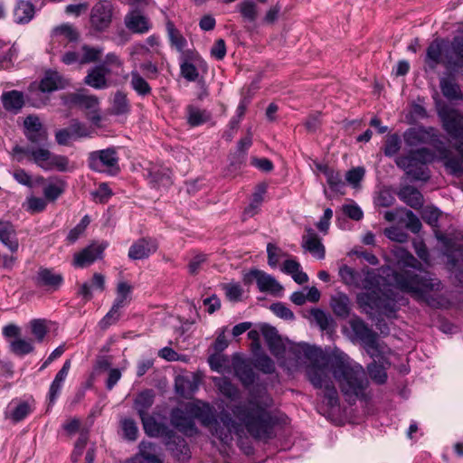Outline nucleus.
<instances>
[{
    "label": "nucleus",
    "mask_w": 463,
    "mask_h": 463,
    "mask_svg": "<svg viewBox=\"0 0 463 463\" xmlns=\"http://www.w3.org/2000/svg\"><path fill=\"white\" fill-rule=\"evenodd\" d=\"M260 331L270 351L282 366L291 367L309 362L307 375L312 385L324 390L326 404L333 408L338 404V392L333 379L348 402L364 397L369 382L361 364L340 350L325 355L320 348L305 343L295 344L284 340L275 327L261 325Z\"/></svg>",
    "instance_id": "1"
},
{
    "label": "nucleus",
    "mask_w": 463,
    "mask_h": 463,
    "mask_svg": "<svg viewBox=\"0 0 463 463\" xmlns=\"http://www.w3.org/2000/svg\"><path fill=\"white\" fill-rule=\"evenodd\" d=\"M272 405L273 400L266 392L251 397L247 404L237 405L232 410L238 421L223 412L220 420H216L209 430L223 444L232 442L233 435L241 439L246 432L257 439H271L277 423L276 418L268 411Z\"/></svg>",
    "instance_id": "2"
},
{
    "label": "nucleus",
    "mask_w": 463,
    "mask_h": 463,
    "mask_svg": "<svg viewBox=\"0 0 463 463\" xmlns=\"http://www.w3.org/2000/svg\"><path fill=\"white\" fill-rule=\"evenodd\" d=\"M394 255L400 269V272H392V282L397 288L433 308H448L451 306V294L442 290L441 281L422 269L421 264L408 250L397 248Z\"/></svg>",
    "instance_id": "3"
},
{
    "label": "nucleus",
    "mask_w": 463,
    "mask_h": 463,
    "mask_svg": "<svg viewBox=\"0 0 463 463\" xmlns=\"http://www.w3.org/2000/svg\"><path fill=\"white\" fill-rule=\"evenodd\" d=\"M339 276L345 285L366 290L357 294L356 302L361 310L369 316L379 314L394 317L398 306L407 303L404 298L396 299L393 294L383 292L380 288L381 278L373 269L364 268L355 270L344 265L339 269Z\"/></svg>",
    "instance_id": "4"
},
{
    "label": "nucleus",
    "mask_w": 463,
    "mask_h": 463,
    "mask_svg": "<svg viewBox=\"0 0 463 463\" xmlns=\"http://www.w3.org/2000/svg\"><path fill=\"white\" fill-rule=\"evenodd\" d=\"M434 159L435 154L430 149L422 147L411 150L406 156L397 157L395 163L413 179L427 181L430 178V171L425 165L433 162Z\"/></svg>",
    "instance_id": "5"
},
{
    "label": "nucleus",
    "mask_w": 463,
    "mask_h": 463,
    "mask_svg": "<svg viewBox=\"0 0 463 463\" xmlns=\"http://www.w3.org/2000/svg\"><path fill=\"white\" fill-rule=\"evenodd\" d=\"M444 130L456 142L455 148L463 159V114L443 104L437 109Z\"/></svg>",
    "instance_id": "6"
},
{
    "label": "nucleus",
    "mask_w": 463,
    "mask_h": 463,
    "mask_svg": "<svg viewBox=\"0 0 463 463\" xmlns=\"http://www.w3.org/2000/svg\"><path fill=\"white\" fill-rule=\"evenodd\" d=\"M89 166L99 173L116 174L118 170V156L113 148L91 152L89 156Z\"/></svg>",
    "instance_id": "7"
},
{
    "label": "nucleus",
    "mask_w": 463,
    "mask_h": 463,
    "mask_svg": "<svg viewBox=\"0 0 463 463\" xmlns=\"http://www.w3.org/2000/svg\"><path fill=\"white\" fill-rule=\"evenodd\" d=\"M67 106H77L89 110L88 118L98 126L101 117L99 113V99L93 95H86L83 92L71 93L62 98Z\"/></svg>",
    "instance_id": "8"
},
{
    "label": "nucleus",
    "mask_w": 463,
    "mask_h": 463,
    "mask_svg": "<svg viewBox=\"0 0 463 463\" xmlns=\"http://www.w3.org/2000/svg\"><path fill=\"white\" fill-rule=\"evenodd\" d=\"M243 280L245 283H251L255 280L260 292L269 293L276 297L281 296L283 291V287L273 276L260 269L250 270L244 275Z\"/></svg>",
    "instance_id": "9"
},
{
    "label": "nucleus",
    "mask_w": 463,
    "mask_h": 463,
    "mask_svg": "<svg viewBox=\"0 0 463 463\" xmlns=\"http://www.w3.org/2000/svg\"><path fill=\"white\" fill-rule=\"evenodd\" d=\"M52 154V152L43 146H36L33 145L27 147L17 146L14 148V155L18 162H22L24 158L26 157L44 171Z\"/></svg>",
    "instance_id": "10"
},
{
    "label": "nucleus",
    "mask_w": 463,
    "mask_h": 463,
    "mask_svg": "<svg viewBox=\"0 0 463 463\" xmlns=\"http://www.w3.org/2000/svg\"><path fill=\"white\" fill-rule=\"evenodd\" d=\"M185 411L187 414L194 419L199 420L203 426L209 429L217 420L214 408L209 403L199 400L187 403Z\"/></svg>",
    "instance_id": "11"
},
{
    "label": "nucleus",
    "mask_w": 463,
    "mask_h": 463,
    "mask_svg": "<svg viewBox=\"0 0 463 463\" xmlns=\"http://www.w3.org/2000/svg\"><path fill=\"white\" fill-rule=\"evenodd\" d=\"M113 6L109 1L97 3L90 12V24L94 30H106L112 21Z\"/></svg>",
    "instance_id": "12"
},
{
    "label": "nucleus",
    "mask_w": 463,
    "mask_h": 463,
    "mask_svg": "<svg viewBox=\"0 0 463 463\" xmlns=\"http://www.w3.org/2000/svg\"><path fill=\"white\" fill-rule=\"evenodd\" d=\"M444 66L448 71L457 73L463 69V37L456 36L445 51Z\"/></svg>",
    "instance_id": "13"
},
{
    "label": "nucleus",
    "mask_w": 463,
    "mask_h": 463,
    "mask_svg": "<svg viewBox=\"0 0 463 463\" xmlns=\"http://www.w3.org/2000/svg\"><path fill=\"white\" fill-rule=\"evenodd\" d=\"M438 137L436 129L431 127L419 126L407 129L403 134V139L408 146L415 147L423 144H430Z\"/></svg>",
    "instance_id": "14"
},
{
    "label": "nucleus",
    "mask_w": 463,
    "mask_h": 463,
    "mask_svg": "<svg viewBox=\"0 0 463 463\" xmlns=\"http://www.w3.org/2000/svg\"><path fill=\"white\" fill-rule=\"evenodd\" d=\"M124 24L128 31L136 34L146 33L152 28L149 18L138 9L130 10L125 15Z\"/></svg>",
    "instance_id": "15"
},
{
    "label": "nucleus",
    "mask_w": 463,
    "mask_h": 463,
    "mask_svg": "<svg viewBox=\"0 0 463 463\" xmlns=\"http://www.w3.org/2000/svg\"><path fill=\"white\" fill-rule=\"evenodd\" d=\"M252 363L244 359L236 354L232 357V368L236 376L239 378L243 386L249 387L256 379L255 373L252 369Z\"/></svg>",
    "instance_id": "16"
},
{
    "label": "nucleus",
    "mask_w": 463,
    "mask_h": 463,
    "mask_svg": "<svg viewBox=\"0 0 463 463\" xmlns=\"http://www.w3.org/2000/svg\"><path fill=\"white\" fill-rule=\"evenodd\" d=\"M24 126L25 136L33 144H41L47 140V131L38 117L33 115L26 117Z\"/></svg>",
    "instance_id": "17"
},
{
    "label": "nucleus",
    "mask_w": 463,
    "mask_h": 463,
    "mask_svg": "<svg viewBox=\"0 0 463 463\" xmlns=\"http://www.w3.org/2000/svg\"><path fill=\"white\" fill-rule=\"evenodd\" d=\"M158 244L153 238H141L135 241L128 250V258L133 260H144L156 251Z\"/></svg>",
    "instance_id": "18"
},
{
    "label": "nucleus",
    "mask_w": 463,
    "mask_h": 463,
    "mask_svg": "<svg viewBox=\"0 0 463 463\" xmlns=\"http://www.w3.org/2000/svg\"><path fill=\"white\" fill-rule=\"evenodd\" d=\"M170 422L172 426L185 436L192 437L198 432L194 418L186 416L181 409L176 408L172 410L170 414Z\"/></svg>",
    "instance_id": "19"
},
{
    "label": "nucleus",
    "mask_w": 463,
    "mask_h": 463,
    "mask_svg": "<svg viewBox=\"0 0 463 463\" xmlns=\"http://www.w3.org/2000/svg\"><path fill=\"white\" fill-rule=\"evenodd\" d=\"M145 433L149 437H162L165 440L167 438L175 437V431L167 426L159 423L156 420L147 414L140 418Z\"/></svg>",
    "instance_id": "20"
},
{
    "label": "nucleus",
    "mask_w": 463,
    "mask_h": 463,
    "mask_svg": "<svg viewBox=\"0 0 463 463\" xmlns=\"http://www.w3.org/2000/svg\"><path fill=\"white\" fill-rule=\"evenodd\" d=\"M349 325L355 338L369 346H373L375 345V334L368 327L363 319L357 316H354L349 320Z\"/></svg>",
    "instance_id": "21"
},
{
    "label": "nucleus",
    "mask_w": 463,
    "mask_h": 463,
    "mask_svg": "<svg viewBox=\"0 0 463 463\" xmlns=\"http://www.w3.org/2000/svg\"><path fill=\"white\" fill-rule=\"evenodd\" d=\"M165 444L178 461L184 463L190 458V449L184 438L175 433V437L167 438Z\"/></svg>",
    "instance_id": "22"
},
{
    "label": "nucleus",
    "mask_w": 463,
    "mask_h": 463,
    "mask_svg": "<svg viewBox=\"0 0 463 463\" xmlns=\"http://www.w3.org/2000/svg\"><path fill=\"white\" fill-rule=\"evenodd\" d=\"M302 247L319 260L325 258V247L317 234L311 228L306 230V234L302 238Z\"/></svg>",
    "instance_id": "23"
},
{
    "label": "nucleus",
    "mask_w": 463,
    "mask_h": 463,
    "mask_svg": "<svg viewBox=\"0 0 463 463\" xmlns=\"http://www.w3.org/2000/svg\"><path fill=\"white\" fill-rule=\"evenodd\" d=\"M104 248L96 245H90L81 251L75 253L73 265L77 268H84L101 257Z\"/></svg>",
    "instance_id": "24"
},
{
    "label": "nucleus",
    "mask_w": 463,
    "mask_h": 463,
    "mask_svg": "<svg viewBox=\"0 0 463 463\" xmlns=\"http://www.w3.org/2000/svg\"><path fill=\"white\" fill-rule=\"evenodd\" d=\"M36 281L40 286L46 287L52 290H56L63 283V277L53 269L40 268L37 272Z\"/></svg>",
    "instance_id": "25"
},
{
    "label": "nucleus",
    "mask_w": 463,
    "mask_h": 463,
    "mask_svg": "<svg viewBox=\"0 0 463 463\" xmlns=\"http://www.w3.org/2000/svg\"><path fill=\"white\" fill-rule=\"evenodd\" d=\"M110 71L105 65L95 66L89 71L84 79V82L97 90H102L108 87L106 76Z\"/></svg>",
    "instance_id": "26"
},
{
    "label": "nucleus",
    "mask_w": 463,
    "mask_h": 463,
    "mask_svg": "<svg viewBox=\"0 0 463 463\" xmlns=\"http://www.w3.org/2000/svg\"><path fill=\"white\" fill-rule=\"evenodd\" d=\"M67 85L68 81L59 72L49 71L42 79L39 88L43 92H52L64 89Z\"/></svg>",
    "instance_id": "27"
},
{
    "label": "nucleus",
    "mask_w": 463,
    "mask_h": 463,
    "mask_svg": "<svg viewBox=\"0 0 463 463\" xmlns=\"http://www.w3.org/2000/svg\"><path fill=\"white\" fill-rule=\"evenodd\" d=\"M330 307L334 314L341 318H346L351 311V300L343 292H336L330 298Z\"/></svg>",
    "instance_id": "28"
},
{
    "label": "nucleus",
    "mask_w": 463,
    "mask_h": 463,
    "mask_svg": "<svg viewBox=\"0 0 463 463\" xmlns=\"http://www.w3.org/2000/svg\"><path fill=\"white\" fill-rule=\"evenodd\" d=\"M439 87L443 96L449 100H461L463 93L460 86L453 76H442L439 79Z\"/></svg>",
    "instance_id": "29"
},
{
    "label": "nucleus",
    "mask_w": 463,
    "mask_h": 463,
    "mask_svg": "<svg viewBox=\"0 0 463 463\" xmlns=\"http://www.w3.org/2000/svg\"><path fill=\"white\" fill-rule=\"evenodd\" d=\"M33 411L31 405L27 402L12 401L5 412L6 418L14 422H19L25 419Z\"/></svg>",
    "instance_id": "30"
},
{
    "label": "nucleus",
    "mask_w": 463,
    "mask_h": 463,
    "mask_svg": "<svg viewBox=\"0 0 463 463\" xmlns=\"http://www.w3.org/2000/svg\"><path fill=\"white\" fill-rule=\"evenodd\" d=\"M156 452V446L154 443L143 440L139 444L138 454L132 459L131 463H143L140 458L146 463H162Z\"/></svg>",
    "instance_id": "31"
},
{
    "label": "nucleus",
    "mask_w": 463,
    "mask_h": 463,
    "mask_svg": "<svg viewBox=\"0 0 463 463\" xmlns=\"http://www.w3.org/2000/svg\"><path fill=\"white\" fill-rule=\"evenodd\" d=\"M0 241L12 252H16L19 248L15 230L9 222H0Z\"/></svg>",
    "instance_id": "32"
},
{
    "label": "nucleus",
    "mask_w": 463,
    "mask_h": 463,
    "mask_svg": "<svg viewBox=\"0 0 463 463\" xmlns=\"http://www.w3.org/2000/svg\"><path fill=\"white\" fill-rule=\"evenodd\" d=\"M1 100L4 108L13 113H17L24 104V94L18 90L4 92Z\"/></svg>",
    "instance_id": "33"
},
{
    "label": "nucleus",
    "mask_w": 463,
    "mask_h": 463,
    "mask_svg": "<svg viewBox=\"0 0 463 463\" xmlns=\"http://www.w3.org/2000/svg\"><path fill=\"white\" fill-rule=\"evenodd\" d=\"M155 392L152 390H145L137 394L134 401V408L139 418L148 414V410L154 403Z\"/></svg>",
    "instance_id": "34"
},
{
    "label": "nucleus",
    "mask_w": 463,
    "mask_h": 463,
    "mask_svg": "<svg viewBox=\"0 0 463 463\" xmlns=\"http://www.w3.org/2000/svg\"><path fill=\"white\" fill-rule=\"evenodd\" d=\"M79 39V33L76 29L70 24H62L56 27L52 33V43L53 45L58 43H74Z\"/></svg>",
    "instance_id": "35"
},
{
    "label": "nucleus",
    "mask_w": 463,
    "mask_h": 463,
    "mask_svg": "<svg viewBox=\"0 0 463 463\" xmlns=\"http://www.w3.org/2000/svg\"><path fill=\"white\" fill-rule=\"evenodd\" d=\"M442 58V49L438 41H433L427 49L425 57V71H434L440 63Z\"/></svg>",
    "instance_id": "36"
},
{
    "label": "nucleus",
    "mask_w": 463,
    "mask_h": 463,
    "mask_svg": "<svg viewBox=\"0 0 463 463\" xmlns=\"http://www.w3.org/2000/svg\"><path fill=\"white\" fill-rule=\"evenodd\" d=\"M317 169L321 172L326 178L327 184L331 190L339 192L344 187L345 184L342 180V175L339 172L335 171L327 165L317 164Z\"/></svg>",
    "instance_id": "37"
},
{
    "label": "nucleus",
    "mask_w": 463,
    "mask_h": 463,
    "mask_svg": "<svg viewBox=\"0 0 463 463\" xmlns=\"http://www.w3.org/2000/svg\"><path fill=\"white\" fill-rule=\"evenodd\" d=\"M75 169V165L68 156L59 154H52L50 162L46 165L45 171H58L61 173L72 172Z\"/></svg>",
    "instance_id": "38"
},
{
    "label": "nucleus",
    "mask_w": 463,
    "mask_h": 463,
    "mask_svg": "<svg viewBox=\"0 0 463 463\" xmlns=\"http://www.w3.org/2000/svg\"><path fill=\"white\" fill-rule=\"evenodd\" d=\"M34 15V7L32 3L19 0L14 11V21L17 24H26Z\"/></svg>",
    "instance_id": "39"
},
{
    "label": "nucleus",
    "mask_w": 463,
    "mask_h": 463,
    "mask_svg": "<svg viewBox=\"0 0 463 463\" xmlns=\"http://www.w3.org/2000/svg\"><path fill=\"white\" fill-rule=\"evenodd\" d=\"M267 186L264 184H259L256 191L252 194L251 201L249 206L244 210V219L254 216L258 213L260 207L263 202L264 194L266 193Z\"/></svg>",
    "instance_id": "40"
},
{
    "label": "nucleus",
    "mask_w": 463,
    "mask_h": 463,
    "mask_svg": "<svg viewBox=\"0 0 463 463\" xmlns=\"http://www.w3.org/2000/svg\"><path fill=\"white\" fill-rule=\"evenodd\" d=\"M133 287L127 281H119L117 285V297L114 299L113 305L118 309H122L130 301Z\"/></svg>",
    "instance_id": "41"
},
{
    "label": "nucleus",
    "mask_w": 463,
    "mask_h": 463,
    "mask_svg": "<svg viewBox=\"0 0 463 463\" xmlns=\"http://www.w3.org/2000/svg\"><path fill=\"white\" fill-rule=\"evenodd\" d=\"M399 196L401 200L412 208H419L423 203L422 194L418 189L412 186L402 187L399 193Z\"/></svg>",
    "instance_id": "42"
},
{
    "label": "nucleus",
    "mask_w": 463,
    "mask_h": 463,
    "mask_svg": "<svg viewBox=\"0 0 463 463\" xmlns=\"http://www.w3.org/2000/svg\"><path fill=\"white\" fill-rule=\"evenodd\" d=\"M66 183L62 179H56L53 182H50L43 188V195L47 201H56L65 191Z\"/></svg>",
    "instance_id": "43"
},
{
    "label": "nucleus",
    "mask_w": 463,
    "mask_h": 463,
    "mask_svg": "<svg viewBox=\"0 0 463 463\" xmlns=\"http://www.w3.org/2000/svg\"><path fill=\"white\" fill-rule=\"evenodd\" d=\"M130 78V85L138 95L146 96L150 94L151 87L137 70L134 69L131 71Z\"/></svg>",
    "instance_id": "44"
},
{
    "label": "nucleus",
    "mask_w": 463,
    "mask_h": 463,
    "mask_svg": "<svg viewBox=\"0 0 463 463\" xmlns=\"http://www.w3.org/2000/svg\"><path fill=\"white\" fill-rule=\"evenodd\" d=\"M148 177L155 186H168L172 184L168 168H154L149 172Z\"/></svg>",
    "instance_id": "45"
},
{
    "label": "nucleus",
    "mask_w": 463,
    "mask_h": 463,
    "mask_svg": "<svg viewBox=\"0 0 463 463\" xmlns=\"http://www.w3.org/2000/svg\"><path fill=\"white\" fill-rule=\"evenodd\" d=\"M210 113L194 106L187 108V121L190 126L197 127L210 119Z\"/></svg>",
    "instance_id": "46"
},
{
    "label": "nucleus",
    "mask_w": 463,
    "mask_h": 463,
    "mask_svg": "<svg viewBox=\"0 0 463 463\" xmlns=\"http://www.w3.org/2000/svg\"><path fill=\"white\" fill-rule=\"evenodd\" d=\"M80 64H86L97 61L103 53V48L83 44L80 49Z\"/></svg>",
    "instance_id": "47"
},
{
    "label": "nucleus",
    "mask_w": 463,
    "mask_h": 463,
    "mask_svg": "<svg viewBox=\"0 0 463 463\" xmlns=\"http://www.w3.org/2000/svg\"><path fill=\"white\" fill-rule=\"evenodd\" d=\"M10 349L16 355H26L33 351V341L31 339L16 337L11 341Z\"/></svg>",
    "instance_id": "48"
},
{
    "label": "nucleus",
    "mask_w": 463,
    "mask_h": 463,
    "mask_svg": "<svg viewBox=\"0 0 463 463\" xmlns=\"http://www.w3.org/2000/svg\"><path fill=\"white\" fill-rule=\"evenodd\" d=\"M252 364L263 373H272L275 371L274 362L266 354L253 353Z\"/></svg>",
    "instance_id": "49"
},
{
    "label": "nucleus",
    "mask_w": 463,
    "mask_h": 463,
    "mask_svg": "<svg viewBox=\"0 0 463 463\" xmlns=\"http://www.w3.org/2000/svg\"><path fill=\"white\" fill-rule=\"evenodd\" d=\"M239 12L243 19L254 22L258 16V6L252 0H243L238 5Z\"/></svg>",
    "instance_id": "50"
},
{
    "label": "nucleus",
    "mask_w": 463,
    "mask_h": 463,
    "mask_svg": "<svg viewBox=\"0 0 463 463\" xmlns=\"http://www.w3.org/2000/svg\"><path fill=\"white\" fill-rule=\"evenodd\" d=\"M215 385L218 387L220 392L224 396L234 399L238 396L239 391L237 387L231 383V381L225 377L215 378Z\"/></svg>",
    "instance_id": "51"
},
{
    "label": "nucleus",
    "mask_w": 463,
    "mask_h": 463,
    "mask_svg": "<svg viewBox=\"0 0 463 463\" xmlns=\"http://www.w3.org/2000/svg\"><path fill=\"white\" fill-rule=\"evenodd\" d=\"M120 427L125 439L134 441L137 439L138 429L136 421L130 418H125L120 420Z\"/></svg>",
    "instance_id": "52"
},
{
    "label": "nucleus",
    "mask_w": 463,
    "mask_h": 463,
    "mask_svg": "<svg viewBox=\"0 0 463 463\" xmlns=\"http://www.w3.org/2000/svg\"><path fill=\"white\" fill-rule=\"evenodd\" d=\"M166 27L171 44L175 47L177 51L182 52L186 45V40L180 32L175 28L173 24L168 23Z\"/></svg>",
    "instance_id": "53"
},
{
    "label": "nucleus",
    "mask_w": 463,
    "mask_h": 463,
    "mask_svg": "<svg viewBox=\"0 0 463 463\" xmlns=\"http://www.w3.org/2000/svg\"><path fill=\"white\" fill-rule=\"evenodd\" d=\"M371 379L378 384H383L387 380L386 369L376 364L375 362L370 364L367 367Z\"/></svg>",
    "instance_id": "54"
},
{
    "label": "nucleus",
    "mask_w": 463,
    "mask_h": 463,
    "mask_svg": "<svg viewBox=\"0 0 463 463\" xmlns=\"http://www.w3.org/2000/svg\"><path fill=\"white\" fill-rule=\"evenodd\" d=\"M310 315L322 330H326L329 327L332 321L330 315L319 308L311 309Z\"/></svg>",
    "instance_id": "55"
},
{
    "label": "nucleus",
    "mask_w": 463,
    "mask_h": 463,
    "mask_svg": "<svg viewBox=\"0 0 463 463\" xmlns=\"http://www.w3.org/2000/svg\"><path fill=\"white\" fill-rule=\"evenodd\" d=\"M70 129L71 131V135L73 136V139L87 137H90L92 133V129L77 119H73L71 122Z\"/></svg>",
    "instance_id": "56"
},
{
    "label": "nucleus",
    "mask_w": 463,
    "mask_h": 463,
    "mask_svg": "<svg viewBox=\"0 0 463 463\" xmlns=\"http://www.w3.org/2000/svg\"><path fill=\"white\" fill-rule=\"evenodd\" d=\"M401 148V138L397 134H392L388 136L384 148L383 153L387 156H392L395 154L398 153V151Z\"/></svg>",
    "instance_id": "57"
},
{
    "label": "nucleus",
    "mask_w": 463,
    "mask_h": 463,
    "mask_svg": "<svg viewBox=\"0 0 463 463\" xmlns=\"http://www.w3.org/2000/svg\"><path fill=\"white\" fill-rule=\"evenodd\" d=\"M120 309L112 306L109 311L104 316V317L99 321V325L101 329H107L111 325L115 324L118 321L120 317Z\"/></svg>",
    "instance_id": "58"
},
{
    "label": "nucleus",
    "mask_w": 463,
    "mask_h": 463,
    "mask_svg": "<svg viewBox=\"0 0 463 463\" xmlns=\"http://www.w3.org/2000/svg\"><path fill=\"white\" fill-rule=\"evenodd\" d=\"M64 382L59 381L57 379H53L52 382L49 392H48V401L49 405L48 409L52 407L57 401L58 397L60 396L61 391L63 387Z\"/></svg>",
    "instance_id": "59"
},
{
    "label": "nucleus",
    "mask_w": 463,
    "mask_h": 463,
    "mask_svg": "<svg viewBox=\"0 0 463 463\" xmlns=\"http://www.w3.org/2000/svg\"><path fill=\"white\" fill-rule=\"evenodd\" d=\"M30 325L33 335L39 342H42L47 333L45 320L33 319L31 321Z\"/></svg>",
    "instance_id": "60"
},
{
    "label": "nucleus",
    "mask_w": 463,
    "mask_h": 463,
    "mask_svg": "<svg viewBox=\"0 0 463 463\" xmlns=\"http://www.w3.org/2000/svg\"><path fill=\"white\" fill-rule=\"evenodd\" d=\"M27 211L34 213H40L45 210L46 208V199L35 196H30L27 198Z\"/></svg>",
    "instance_id": "61"
},
{
    "label": "nucleus",
    "mask_w": 463,
    "mask_h": 463,
    "mask_svg": "<svg viewBox=\"0 0 463 463\" xmlns=\"http://www.w3.org/2000/svg\"><path fill=\"white\" fill-rule=\"evenodd\" d=\"M384 234L392 241L404 242L407 241L408 234L399 227H390L384 230Z\"/></svg>",
    "instance_id": "62"
},
{
    "label": "nucleus",
    "mask_w": 463,
    "mask_h": 463,
    "mask_svg": "<svg viewBox=\"0 0 463 463\" xmlns=\"http://www.w3.org/2000/svg\"><path fill=\"white\" fill-rule=\"evenodd\" d=\"M128 108V105L126 96L121 92L116 93L114 96L112 107L114 113L118 115L123 114L127 112Z\"/></svg>",
    "instance_id": "63"
},
{
    "label": "nucleus",
    "mask_w": 463,
    "mask_h": 463,
    "mask_svg": "<svg viewBox=\"0 0 463 463\" xmlns=\"http://www.w3.org/2000/svg\"><path fill=\"white\" fill-rule=\"evenodd\" d=\"M13 177L20 184H23L27 187L33 186V181L32 175L22 168L15 169L13 172Z\"/></svg>",
    "instance_id": "64"
}]
</instances>
